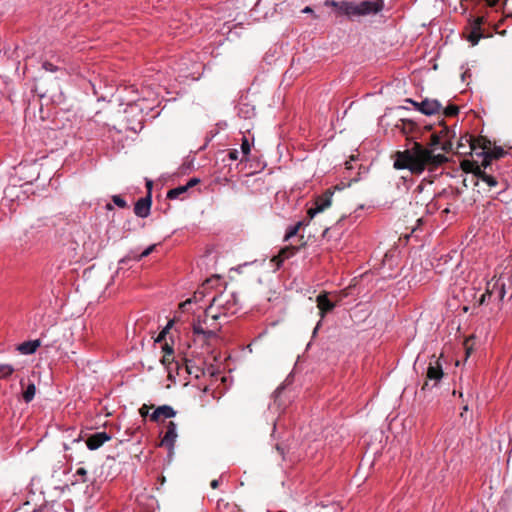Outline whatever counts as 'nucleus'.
<instances>
[{
    "mask_svg": "<svg viewBox=\"0 0 512 512\" xmlns=\"http://www.w3.org/2000/svg\"><path fill=\"white\" fill-rule=\"evenodd\" d=\"M276 449L279 451V453L281 454L282 458L284 459V449L281 448L279 444L276 445Z\"/></svg>",
    "mask_w": 512,
    "mask_h": 512,
    "instance_id": "nucleus-47",
    "label": "nucleus"
},
{
    "mask_svg": "<svg viewBox=\"0 0 512 512\" xmlns=\"http://www.w3.org/2000/svg\"><path fill=\"white\" fill-rule=\"evenodd\" d=\"M326 4L338 7L340 13L347 16L376 14L384 7L383 0H366L359 4L342 3L341 5L334 1H327Z\"/></svg>",
    "mask_w": 512,
    "mask_h": 512,
    "instance_id": "nucleus-4",
    "label": "nucleus"
},
{
    "mask_svg": "<svg viewBox=\"0 0 512 512\" xmlns=\"http://www.w3.org/2000/svg\"><path fill=\"white\" fill-rule=\"evenodd\" d=\"M240 309L238 297L234 292H222L214 296L207 307V315L212 320H218L221 316L235 315Z\"/></svg>",
    "mask_w": 512,
    "mask_h": 512,
    "instance_id": "nucleus-2",
    "label": "nucleus"
},
{
    "mask_svg": "<svg viewBox=\"0 0 512 512\" xmlns=\"http://www.w3.org/2000/svg\"><path fill=\"white\" fill-rule=\"evenodd\" d=\"M413 105L425 115H433L439 113L442 110V105L437 100L425 99L422 102H414L409 100Z\"/></svg>",
    "mask_w": 512,
    "mask_h": 512,
    "instance_id": "nucleus-9",
    "label": "nucleus"
},
{
    "mask_svg": "<svg viewBox=\"0 0 512 512\" xmlns=\"http://www.w3.org/2000/svg\"><path fill=\"white\" fill-rule=\"evenodd\" d=\"M35 393H36V387H35L34 383L28 384L25 391L23 392V400L26 403L31 402L35 396Z\"/></svg>",
    "mask_w": 512,
    "mask_h": 512,
    "instance_id": "nucleus-27",
    "label": "nucleus"
},
{
    "mask_svg": "<svg viewBox=\"0 0 512 512\" xmlns=\"http://www.w3.org/2000/svg\"><path fill=\"white\" fill-rule=\"evenodd\" d=\"M219 483H220V481H219L218 479H214V480H212V481H211V484H210V485H211V487H212L213 489H216V488H218Z\"/></svg>",
    "mask_w": 512,
    "mask_h": 512,
    "instance_id": "nucleus-45",
    "label": "nucleus"
},
{
    "mask_svg": "<svg viewBox=\"0 0 512 512\" xmlns=\"http://www.w3.org/2000/svg\"><path fill=\"white\" fill-rule=\"evenodd\" d=\"M297 232H298V225H296V226H295V227H293V228H290V232H289L290 237H292V236L296 235V234H297Z\"/></svg>",
    "mask_w": 512,
    "mask_h": 512,
    "instance_id": "nucleus-44",
    "label": "nucleus"
},
{
    "mask_svg": "<svg viewBox=\"0 0 512 512\" xmlns=\"http://www.w3.org/2000/svg\"><path fill=\"white\" fill-rule=\"evenodd\" d=\"M484 1H485V2L487 3V5H488V6H490V7H495V6L498 4V2H499V0H484Z\"/></svg>",
    "mask_w": 512,
    "mask_h": 512,
    "instance_id": "nucleus-43",
    "label": "nucleus"
},
{
    "mask_svg": "<svg viewBox=\"0 0 512 512\" xmlns=\"http://www.w3.org/2000/svg\"><path fill=\"white\" fill-rule=\"evenodd\" d=\"M176 415V411L169 405L157 407L153 413L149 415L150 421L159 423L163 419H169Z\"/></svg>",
    "mask_w": 512,
    "mask_h": 512,
    "instance_id": "nucleus-10",
    "label": "nucleus"
},
{
    "mask_svg": "<svg viewBox=\"0 0 512 512\" xmlns=\"http://www.w3.org/2000/svg\"><path fill=\"white\" fill-rule=\"evenodd\" d=\"M151 194L150 192L146 197L140 198L134 206V213L141 218H146L150 214V208H151Z\"/></svg>",
    "mask_w": 512,
    "mask_h": 512,
    "instance_id": "nucleus-14",
    "label": "nucleus"
},
{
    "mask_svg": "<svg viewBox=\"0 0 512 512\" xmlns=\"http://www.w3.org/2000/svg\"><path fill=\"white\" fill-rule=\"evenodd\" d=\"M106 209H107V210H112V209H113V206H112L110 203H108V204L106 205Z\"/></svg>",
    "mask_w": 512,
    "mask_h": 512,
    "instance_id": "nucleus-51",
    "label": "nucleus"
},
{
    "mask_svg": "<svg viewBox=\"0 0 512 512\" xmlns=\"http://www.w3.org/2000/svg\"><path fill=\"white\" fill-rule=\"evenodd\" d=\"M184 362L188 374L193 375L195 378H199L204 374V369L197 365L193 360L185 358Z\"/></svg>",
    "mask_w": 512,
    "mask_h": 512,
    "instance_id": "nucleus-22",
    "label": "nucleus"
},
{
    "mask_svg": "<svg viewBox=\"0 0 512 512\" xmlns=\"http://www.w3.org/2000/svg\"><path fill=\"white\" fill-rule=\"evenodd\" d=\"M238 156H239V152L238 150L236 149H230L228 151V158L231 160V161H236L238 159Z\"/></svg>",
    "mask_w": 512,
    "mask_h": 512,
    "instance_id": "nucleus-39",
    "label": "nucleus"
},
{
    "mask_svg": "<svg viewBox=\"0 0 512 512\" xmlns=\"http://www.w3.org/2000/svg\"><path fill=\"white\" fill-rule=\"evenodd\" d=\"M443 376L444 372L440 359L433 355L426 371V381L421 389L423 391L430 389L428 381H434L433 386H436Z\"/></svg>",
    "mask_w": 512,
    "mask_h": 512,
    "instance_id": "nucleus-5",
    "label": "nucleus"
},
{
    "mask_svg": "<svg viewBox=\"0 0 512 512\" xmlns=\"http://www.w3.org/2000/svg\"><path fill=\"white\" fill-rule=\"evenodd\" d=\"M288 378H286L273 392L272 398L273 402L270 404L271 409H275L279 412H285L286 410V382Z\"/></svg>",
    "mask_w": 512,
    "mask_h": 512,
    "instance_id": "nucleus-8",
    "label": "nucleus"
},
{
    "mask_svg": "<svg viewBox=\"0 0 512 512\" xmlns=\"http://www.w3.org/2000/svg\"><path fill=\"white\" fill-rule=\"evenodd\" d=\"M486 297H488L487 291L481 296L480 303L483 304L486 301Z\"/></svg>",
    "mask_w": 512,
    "mask_h": 512,
    "instance_id": "nucleus-48",
    "label": "nucleus"
},
{
    "mask_svg": "<svg viewBox=\"0 0 512 512\" xmlns=\"http://www.w3.org/2000/svg\"><path fill=\"white\" fill-rule=\"evenodd\" d=\"M161 348L165 354H168V356H172L174 353L173 347L170 346L168 343H164Z\"/></svg>",
    "mask_w": 512,
    "mask_h": 512,
    "instance_id": "nucleus-38",
    "label": "nucleus"
},
{
    "mask_svg": "<svg viewBox=\"0 0 512 512\" xmlns=\"http://www.w3.org/2000/svg\"><path fill=\"white\" fill-rule=\"evenodd\" d=\"M173 360H174L173 355L172 356H168V354H164V356L161 359V362L164 365H167V364H171L173 362Z\"/></svg>",
    "mask_w": 512,
    "mask_h": 512,
    "instance_id": "nucleus-41",
    "label": "nucleus"
},
{
    "mask_svg": "<svg viewBox=\"0 0 512 512\" xmlns=\"http://www.w3.org/2000/svg\"><path fill=\"white\" fill-rule=\"evenodd\" d=\"M333 191L327 189L322 195L315 199L314 207L309 208L308 215L313 218L316 214L323 212L326 208L332 204Z\"/></svg>",
    "mask_w": 512,
    "mask_h": 512,
    "instance_id": "nucleus-6",
    "label": "nucleus"
},
{
    "mask_svg": "<svg viewBox=\"0 0 512 512\" xmlns=\"http://www.w3.org/2000/svg\"><path fill=\"white\" fill-rule=\"evenodd\" d=\"M283 240H284V241H287V240H288V228L286 229V231H285V233H284Z\"/></svg>",
    "mask_w": 512,
    "mask_h": 512,
    "instance_id": "nucleus-49",
    "label": "nucleus"
},
{
    "mask_svg": "<svg viewBox=\"0 0 512 512\" xmlns=\"http://www.w3.org/2000/svg\"><path fill=\"white\" fill-rule=\"evenodd\" d=\"M40 345L41 343L39 339L25 341L18 346L17 350L22 354L30 355L33 354Z\"/></svg>",
    "mask_w": 512,
    "mask_h": 512,
    "instance_id": "nucleus-18",
    "label": "nucleus"
},
{
    "mask_svg": "<svg viewBox=\"0 0 512 512\" xmlns=\"http://www.w3.org/2000/svg\"><path fill=\"white\" fill-rule=\"evenodd\" d=\"M220 324L217 320H212L211 315H207V308L203 316H199L192 323V332L194 341H201L203 344H209L212 339L217 337L220 331Z\"/></svg>",
    "mask_w": 512,
    "mask_h": 512,
    "instance_id": "nucleus-3",
    "label": "nucleus"
},
{
    "mask_svg": "<svg viewBox=\"0 0 512 512\" xmlns=\"http://www.w3.org/2000/svg\"><path fill=\"white\" fill-rule=\"evenodd\" d=\"M75 476H79L82 483L87 481V470L83 467H80L76 470Z\"/></svg>",
    "mask_w": 512,
    "mask_h": 512,
    "instance_id": "nucleus-36",
    "label": "nucleus"
},
{
    "mask_svg": "<svg viewBox=\"0 0 512 512\" xmlns=\"http://www.w3.org/2000/svg\"><path fill=\"white\" fill-rule=\"evenodd\" d=\"M461 168L466 173H472L474 177H476L478 174H480V171L482 170L483 166L482 164L479 165L475 161L470 160H464L461 162Z\"/></svg>",
    "mask_w": 512,
    "mask_h": 512,
    "instance_id": "nucleus-21",
    "label": "nucleus"
},
{
    "mask_svg": "<svg viewBox=\"0 0 512 512\" xmlns=\"http://www.w3.org/2000/svg\"><path fill=\"white\" fill-rule=\"evenodd\" d=\"M441 136V140L449 139V129L447 126H443L441 131L438 133Z\"/></svg>",
    "mask_w": 512,
    "mask_h": 512,
    "instance_id": "nucleus-40",
    "label": "nucleus"
},
{
    "mask_svg": "<svg viewBox=\"0 0 512 512\" xmlns=\"http://www.w3.org/2000/svg\"><path fill=\"white\" fill-rule=\"evenodd\" d=\"M177 438L176 424L173 421H169L166 424V431L161 439V445L172 450Z\"/></svg>",
    "mask_w": 512,
    "mask_h": 512,
    "instance_id": "nucleus-11",
    "label": "nucleus"
},
{
    "mask_svg": "<svg viewBox=\"0 0 512 512\" xmlns=\"http://www.w3.org/2000/svg\"><path fill=\"white\" fill-rule=\"evenodd\" d=\"M155 247H156L155 244L150 245L141 254H134L133 256H128V258L136 260V261H140L142 258L147 257L148 255H150L154 251Z\"/></svg>",
    "mask_w": 512,
    "mask_h": 512,
    "instance_id": "nucleus-29",
    "label": "nucleus"
},
{
    "mask_svg": "<svg viewBox=\"0 0 512 512\" xmlns=\"http://www.w3.org/2000/svg\"><path fill=\"white\" fill-rule=\"evenodd\" d=\"M288 257V246L281 248L277 255H274L270 263L274 266V269L277 270L280 268L284 260Z\"/></svg>",
    "mask_w": 512,
    "mask_h": 512,
    "instance_id": "nucleus-23",
    "label": "nucleus"
},
{
    "mask_svg": "<svg viewBox=\"0 0 512 512\" xmlns=\"http://www.w3.org/2000/svg\"><path fill=\"white\" fill-rule=\"evenodd\" d=\"M251 143L249 139L245 136L242 137V143H241V152H242V159L241 161H246L248 159V155L251 152Z\"/></svg>",
    "mask_w": 512,
    "mask_h": 512,
    "instance_id": "nucleus-25",
    "label": "nucleus"
},
{
    "mask_svg": "<svg viewBox=\"0 0 512 512\" xmlns=\"http://www.w3.org/2000/svg\"><path fill=\"white\" fill-rule=\"evenodd\" d=\"M402 122V133L405 135H408L409 133H412L414 129L416 128V124L411 120H401Z\"/></svg>",
    "mask_w": 512,
    "mask_h": 512,
    "instance_id": "nucleus-28",
    "label": "nucleus"
},
{
    "mask_svg": "<svg viewBox=\"0 0 512 512\" xmlns=\"http://www.w3.org/2000/svg\"><path fill=\"white\" fill-rule=\"evenodd\" d=\"M484 21H485V19L483 16L476 17L471 22V28H475L476 30H481V26L484 24Z\"/></svg>",
    "mask_w": 512,
    "mask_h": 512,
    "instance_id": "nucleus-33",
    "label": "nucleus"
},
{
    "mask_svg": "<svg viewBox=\"0 0 512 512\" xmlns=\"http://www.w3.org/2000/svg\"><path fill=\"white\" fill-rule=\"evenodd\" d=\"M151 186H152V182H151V181H148V182H147V187L150 189V188H151Z\"/></svg>",
    "mask_w": 512,
    "mask_h": 512,
    "instance_id": "nucleus-52",
    "label": "nucleus"
},
{
    "mask_svg": "<svg viewBox=\"0 0 512 512\" xmlns=\"http://www.w3.org/2000/svg\"><path fill=\"white\" fill-rule=\"evenodd\" d=\"M303 12L309 13V12H312V9L310 7H306V8H304Z\"/></svg>",
    "mask_w": 512,
    "mask_h": 512,
    "instance_id": "nucleus-50",
    "label": "nucleus"
},
{
    "mask_svg": "<svg viewBox=\"0 0 512 512\" xmlns=\"http://www.w3.org/2000/svg\"><path fill=\"white\" fill-rule=\"evenodd\" d=\"M487 168H482L480 171V174L476 176L477 180H481L482 182L486 183V185L491 190L492 188H495L498 185V179L494 175H491L486 171Z\"/></svg>",
    "mask_w": 512,
    "mask_h": 512,
    "instance_id": "nucleus-19",
    "label": "nucleus"
},
{
    "mask_svg": "<svg viewBox=\"0 0 512 512\" xmlns=\"http://www.w3.org/2000/svg\"><path fill=\"white\" fill-rule=\"evenodd\" d=\"M464 348L466 350V356L468 357L472 351V347L470 345V339H466L464 341Z\"/></svg>",
    "mask_w": 512,
    "mask_h": 512,
    "instance_id": "nucleus-42",
    "label": "nucleus"
},
{
    "mask_svg": "<svg viewBox=\"0 0 512 512\" xmlns=\"http://www.w3.org/2000/svg\"><path fill=\"white\" fill-rule=\"evenodd\" d=\"M15 369L10 364H0V380L8 379L13 373Z\"/></svg>",
    "mask_w": 512,
    "mask_h": 512,
    "instance_id": "nucleus-26",
    "label": "nucleus"
},
{
    "mask_svg": "<svg viewBox=\"0 0 512 512\" xmlns=\"http://www.w3.org/2000/svg\"><path fill=\"white\" fill-rule=\"evenodd\" d=\"M152 407H153V406H149V405H147V404H143V405L140 407V409H139V413H140V415H141L142 417H146V416L150 415V414H149V409H150V408H152Z\"/></svg>",
    "mask_w": 512,
    "mask_h": 512,
    "instance_id": "nucleus-37",
    "label": "nucleus"
},
{
    "mask_svg": "<svg viewBox=\"0 0 512 512\" xmlns=\"http://www.w3.org/2000/svg\"><path fill=\"white\" fill-rule=\"evenodd\" d=\"M466 142L469 146L470 151L474 152L476 155L479 156H484L487 150L491 148V141L483 136L466 137Z\"/></svg>",
    "mask_w": 512,
    "mask_h": 512,
    "instance_id": "nucleus-7",
    "label": "nucleus"
},
{
    "mask_svg": "<svg viewBox=\"0 0 512 512\" xmlns=\"http://www.w3.org/2000/svg\"><path fill=\"white\" fill-rule=\"evenodd\" d=\"M505 154V151L501 147H492L487 150V152L483 156L482 166L484 168H488L491 165V161L493 159H500Z\"/></svg>",
    "mask_w": 512,
    "mask_h": 512,
    "instance_id": "nucleus-17",
    "label": "nucleus"
},
{
    "mask_svg": "<svg viewBox=\"0 0 512 512\" xmlns=\"http://www.w3.org/2000/svg\"><path fill=\"white\" fill-rule=\"evenodd\" d=\"M112 201L119 208H126L127 207V202L120 195L112 196Z\"/></svg>",
    "mask_w": 512,
    "mask_h": 512,
    "instance_id": "nucleus-31",
    "label": "nucleus"
},
{
    "mask_svg": "<svg viewBox=\"0 0 512 512\" xmlns=\"http://www.w3.org/2000/svg\"><path fill=\"white\" fill-rule=\"evenodd\" d=\"M200 183V179L199 178H191L187 183L186 185H182V186H178L176 188H173V189H170L167 193V198L168 199H177L179 198L181 195L185 194L188 189L196 186L197 184Z\"/></svg>",
    "mask_w": 512,
    "mask_h": 512,
    "instance_id": "nucleus-16",
    "label": "nucleus"
},
{
    "mask_svg": "<svg viewBox=\"0 0 512 512\" xmlns=\"http://www.w3.org/2000/svg\"><path fill=\"white\" fill-rule=\"evenodd\" d=\"M206 296V293H205V284L202 285L201 288L197 289L193 296L191 298H188L186 301L182 302L179 307L184 310L186 308L187 305L191 304V303H197L199 301H202L204 299V297Z\"/></svg>",
    "mask_w": 512,
    "mask_h": 512,
    "instance_id": "nucleus-20",
    "label": "nucleus"
},
{
    "mask_svg": "<svg viewBox=\"0 0 512 512\" xmlns=\"http://www.w3.org/2000/svg\"><path fill=\"white\" fill-rule=\"evenodd\" d=\"M482 30H476L475 28H471L469 35L467 36V40L471 43L472 46L478 44L480 39L483 37Z\"/></svg>",
    "mask_w": 512,
    "mask_h": 512,
    "instance_id": "nucleus-24",
    "label": "nucleus"
},
{
    "mask_svg": "<svg viewBox=\"0 0 512 512\" xmlns=\"http://www.w3.org/2000/svg\"><path fill=\"white\" fill-rule=\"evenodd\" d=\"M441 136L433 133L427 147L413 141L412 147L395 154L394 168L408 169L413 174H421L426 168L433 170L448 161L443 154H435L434 151L441 146Z\"/></svg>",
    "mask_w": 512,
    "mask_h": 512,
    "instance_id": "nucleus-1",
    "label": "nucleus"
},
{
    "mask_svg": "<svg viewBox=\"0 0 512 512\" xmlns=\"http://www.w3.org/2000/svg\"><path fill=\"white\" fill-rule=\"evenodd\" d=\"M42 68L48 72H57L59 70V68L56 65L49 61H44L42 64Z\"/></svg>",
    "mask_w": 512,
    "mask_h": 512,
    "instance_id": "nucleus-35",
    "label": "nucleus"
},
{
    "mask_svg": "<svg viewBox=\"0 0 512 512\" xmlns=\"http://www.w3.org/2000/svg\"><path fill=\"white\" fill-rule=\"evenodd\" d=\"M459 112V108L456 105H449L443 110V114L446 117H453L456 116Z\"/></svg>",
    "mask_w": 512,
    "mask_h": 512,
    "instance_id": "nucleus-30",
    "label": "nucleus"
},
{
    "mask_svg": "<svg viewBox=\"0 0 512 512\" xmlns=\"http://www.w3.org/2000/svg\"><path fill=\"white\" fill-rule=\"evenodd\" d=\"M466 137H469L468 135L464 136V137H461L460 140H459V143L457 145V153L458 154H465L466 151L464 150L465 147H466Z\"/></svg>",
    "mask_w": 512,
    "mask_h": 512,
    "instance_id": "nucleus-34",
    "label": "nucleus"
},
{
    "mask_svg": "<svg viewBox=\"0 0 512 512\" xmlns=\"http://www.w3.org/2000/svg\"><path fill=\"white\" fill-rule=\"evenodd\" d=\"M111 436L106 432H97L87 437L85 443L89 450H96L105 442L109 441Z\"/></svg>",
    "mask_w": 512,
    "mask_h": 512,
    "instance_id": "nucleus-13",
    "label": "nucleus"
},
{
    "mask_svg": "<svg viewBox=\"0 0 512 512\" xmlns=\"http://www.w3.org/2000/svg\"><path fill=\"white\" fill-rule=\"evenodd\" d=\"M453 143L450 139L442 140L440 149L446 153L452 151Z\"/></svg>",
    "mask_w": 512,
    "mask_h": 512,
    "instance_id": "nucleus-32",
    "label": "nucleus"
},
{
    "mask_svg": "<svg viewBox=\"0 0 512 512\" xmlns=\"http://www.w3.org/2000/svg\"><path fill=\"white\" fill-rule=\"evenodd\" d=\"M316 303L320 311L319 314L321 318L331 312L336 306V302L329 299L327 292H321L316 298Z\"/></svg>",
    "mask_w": 512,
    "mask_h": 512,
    "instance_id": "nucleus-12",
    "label": "nucleus"
},
{
    "mask_svg": "<svg viewBox=\"0 0 512 512\" xmlns=\"http://www.w3.org/2000/svg\"><path fill=\"white\" fill-rule=\"evenodd\" d=\"M487 294L489 298L494 296L499 301H502L506 294L504 281L502 279H498L493 283L489 282L487 285Z\"/></svg>",
    "mask_w": 512,
    "mask_h": 512,
    "instance_id": "nucleus-15",
    "label": "nucleus"
},
{
    "mask_svg": "<svg viewBox=\"0 0 512 512\" xmlns=\"http://www.w3.org/2000/svg\"><path fill=\"white\" fill-rule=\"evenodd\" d=\"M346 168L347 169H351L352 168L349 162H346Z\"/></svg>",
    "mask_w": 512,
    "mask_h": 512,
    "instance_id": "nucleus-53",
    "label": "nucleus"
},
{
    "mask_svg": "<svg viewBox=\"0 0 512 512\" xmlns=\"http://www.w3.org/2000/svg\"><path fill=\"white\" fill-rule=\"evenodd\" d=\"M166 331L163 330L157 337L156 342H161L165 337Z\"/></svg>",
    "mask_w": 512,
    "mask_h": 512,
    "instance_id": "nucleus-46",
    "label": "nucleus"
}]
</instances>
